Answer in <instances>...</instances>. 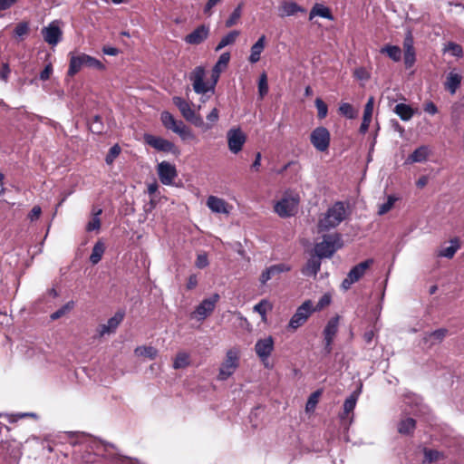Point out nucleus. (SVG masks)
I'll list each match as a JSON object with an SVG mask.
<instances>
[{"label": "nucleus", "instance_id": "nucleus-11", "mask_svg": "<svg viewBox=\"0 0 464 464\" xmlns=\"http://www.w3.org/2000/svg\"><path fill=\"white\" fill-rule=\"evenodd\" d=\"M330 131L323 126L315 128L310 134V141L316 150L326 151L330 146Z\"/></svg>", "mask_w": 464, "mask_h": 464}, {"label": "nucleus", "instance_id": "nucleus-8", "mask_svg": "<svg viewBox=\"0 0 464 464\" xmlns=\"http://www.w3.org/2000/svg\"><path fill=\"white\" fill-rule=\"evenodd\" d=\"M372 263L373 260L369 258L352 267L347 276L342 282V288L344 291L349 290L352 285L358 282L364 276L366 270L370 268Z\"/></svg>", "mask_w": 464, "mask_h": 464}, {"label": "nucleus", "instance_id": "nucleus-6", "mask_svg": "<svg viewBox=\"0 0 464 464\" xmlns=\"http://www.w3.org/2000/svg\"><path fill=\"white\" fill-rule=\"evenodd\" d=\"M82 66L95 68L100 71L105 69L104 64L98 59L85 53H81L79 55L71 56L67 75L71 77L74 76L81 71Z\"/></svg>", "mask_w": 464, "mask_h": 464}, {"label": "nucleus", "instance_id": "nucleus-33", "mask_svg": "<svg viewBox=\"0 0 464 464\" xmlns=\"http://www.w3.org/2000/svg\"><path fill=\"white\" fill-rule=\"evenodd\" d=\"M239 34L240 33L237 30L230 31L227 34H226L225 36H223L221 38V40L216 46L215 51L218 52L221 49H223L224 47H226L229 44H233L236 42L237 38L238 37Z\"/></svg>", "mask_w": 464, "mask_h": 464}, {"label": "nucleus", "instance_id": "nucleus-9", "mask_svg": "<svg viewBox=\"0 0 464 464\" xmlns=\"http://www.w3.org/2000/svg\"><path fill=\"white\" fill-rule=\"evenodd\" d=\"M313 313V302L311 300H305L300 306L297 307L295 313L291 317L288 327L293 330H296L305 324Z\"/></svg>", "mask_w": 464, "mask_h": 464}, {"label": "nucleus", "instance_id": "nucleus-49", "mask_svg": "<svg viewBox=\"0 0 464 464\" xmlns=\"http://www.w3.org/2000/svg\"><path fill=\"white\" fill-rule=\"evenodd\" d=\"M121 150L119 144H114L112 147H111L105 157V162L108 165L112 164L115 159L120 155Z\"/></svg>", "mask_w": 464, "mask_h": 464}, {"label": "nucleus", "instance_id": "nucleus-4", "mask_svg": "<svg viewBox=\"0 0 464 464\" xmlns=\"http://www.w3.org/2000/svg\"><path fill=\"white\" fill-rule=\"evenodd\" d=\"M342 246L343 241L339 234H326L323 236L321 242L314 245V250L322 259L330 258Z\"/></svg>", "mask_w": 464, "mask_h": 464}, {"label": "nucleus", "instance_id": "nucleus-57", "mask_svg": "<svg viewBox=\"0 0 464 464\" xmlns=\"http://www.w3.org/2000/svg\"><path fill=\"white\" fill-rule=\"evenodd\" d=\"M353 75L356 79L362 81H367L370 79V73L364 67L356 68L353 72Z\"/></svg>", "mask_w": 464, "mask_h": 464}, {"label": "nucleus", "instance_id": "nucleus-51", "mask_svg": "<svg viewBox=\"0 0 464 464\" xmlns=\"http://www.w3.org/2000/svg\"><path fill=\"white\" fill-rule=\"evenodd\" d=\"M332 297L330 294H324L321 296L316 305H313L314 312H318L323 310L324 307L328 306L331 304Z\"/></svg>", "mask_w": 464, "mask_h": 464}, {"label": "nucleus", "instance_id": "nucleus-14", "mask_svg": "<svg viewBox=\"0 0 464 464\" xmlns=\"http://www.w3.org/2000/svg\"><path fill=\"white\" fill-rule=\"evenodd\" d=\"M158 175L163 185L169 186L173 184L174 179L178 176V172L175 165L168 161H162L158 164Z\"/></svg>", "mask_w": 464, "mask_h": 464}, {"label": "nucleus", "instance_id": "nucleus-21", "mask_svg": "<svg viewBox=\"0 0 464 464\" xmlns=\"http://www.w3.org/2000/svg\"><path fill=\"white\" fill-rule=\"evenodd\" d=\"M321 259L315 253L314 256H311L301 268L302 275L308 277H315L321 269Z\"/></svg>", "mask_w": 464, "mask_h": 464}, {"label": "nucleus", "instance_id": "nucleus-19", "mask_svg": "<svg viewBox=\"0 0 464 464\" xmlns=\"http://www.w3.org/2000/svg\"><path fill=\"white\" fill-rule=\"evenodd\" d=\"M209 34V26L201 24L185 36V42L188 44L198 45L202 44Z\"/></svg>", "mask_w": 464, "mask_h": 464}, {"label": "nucleus", "instance_id": "nucleus-27", "mask_svg": "<svg viewBox=\"0 0 464 464\" xmlns=\"http://www.w3.org/2000/svg\"><path fill=\"white\" fill-rule=\"evenodd\" d=\"M279 11H280L279 15L281 17H284V16L294 15L295 14H296L298 12L304 13L305 10L295 2L284 1V2H282L281 5H280Z\"/></svg>", "mask_w": 464, "mask_h": 464}, {"label": "nucleus", "instance_id": "nucleus-31", "mask_svg": "<svg viewBox=\"0 0 464 464\" xmlns=\"http://www.w3.org/2000/svg\"><path fill=\"white\" fill-rule=\"evenodd\" d=\"M416 427V421L413 418H406L398 423V431L402 435H411Z\"/></svg>", "mask_w": 464, "mask_h": 464}, {"label": "nucleus", "instance_id": "nucleus-7", "mask_svg": "<svg viewBox=\"0 0 464 464\" xmlns=\"http://www.w3.org/2000/svg\"><path fill=\"white\" fill-rule=\"evenodd\" d=\"M239 365V354L236 349H230L226 353V359L222 362L218 379L219 381L227 380L237 369Z\"/></svg>", "mask_w": 464, "mask_h": 464}, {"label": "nucleus", "instance_id": "nucleus-44", "mask_svg": "<svg viewBox=\"0 0 464 464\" xmlns=\"http://www.w3.org/2000/svg\"><path fill=\"white\" fill-rule=\"evenodd\" d=\"M268 83L267 76L266 72H263L258 81V95L260 99H263L268 93Z\"/></svg>", "mask_w": 464, "mask_h": 464}, {"label": "nucleus", "instance_id": "nucleus-54", "mask_svg": "<svg viewBox=\"0 0 464 464\" xmlns=\"http://www.w3.org/2000/svg\"><path fill=\"white\" fill-rule=\"evenodd\" d=\"M357 401V397L354 394H351L348 398L345 399L343 402V411L345 413H350L355 408Z\"/></svg>", "mask_w": 464, "mask_h": 464}, {"label": "nucleus", "instance_id": "nucleus-46", "mask_svg": "<svg viewBox=\"0 0 464 464\" xmlns=\"http://www.w3.org/2000/svg\"><path fill=\"white\" fill-rule=\"evenodd\" d=\"M135 352L140 354V355H143V356H146L150 359H154L156 358L157 354H158V350L152 346H141V347H138Z\"/></svg>", "mask_w": 464, "mask_h": 464}, {"label": "nucleus", "instance_id": "nucleus-30", "mask_svg": "<svg viewBox=\"0 0 464 464\" xmlns=\"http://www.w3.org/2000/svg\"><path fill=\"white\" fill-rule=\"evenodd\" d=\"M380 53L387 54L393 62L401 60V50L398 45L386 44L381 48Z\"/></svg>", "mask_w": 464, "mask_h": 464}, {"label": "nucleus", "instance_id": "nucleus-16", "mask_svg": "<svg viewBox=\"0 0 464 464\" xmlns=\"http://www.w3.org/2000/svg\"><path fill=\"white\" fill-rule=\"evenodd\" d=\"M227 137L229 150L234 154L238 153L246 142V135L240 129H230Z\"/></svg>", "mask_w": 464, "mask_h": 464}, {"label": "nucleus", "instance_id": "nucleus-36", "mask_svg": "<svg viewBox=\"0 0 464 464\" xmlns=\"http://www.w3.org/2000/svg\"><path fill=\"white\" fill-rule=\"evenodd\" d=\"M105 251L104 244L101 241H98L95 243V245L92 247V254L90 256V261L92 265L98 264Z\"/></svg>", "mask_w": 464, "mask_h": 464}, {"label": "nucleus", "instance_id": "nucleus-40", "mask_svg": "<svg viewBox=\"0 0 464 464\" xmlns=\"http://www.w3.org/2000/svg\"><path fill=\"white\" fill-rule=\"evenodd\" d=\"M189 365V356L187 353L181 352L179 353L175 360L173 362V368L178 369H183Z\"/></svg>", "mask_w": 464, "mask_h": 464}, {"label": "nucleus", "instance_id": "nucleus-45", "mask_svg": "<svg viewBox=\"0 0 464 464\" xmlns=\"http://www.w3.org/2000/svg\"><path fill=\"white\" fill-rule=\"evenodd\" d=\"M444 52H449L454 57H461L463 55V50L461 45L459 44L449 42L444 48Z\"/></svg>", "mask_w": 464, "mask_h": 464}, {"label": "nucleus", "instance_id": "nucleus-23", "mask_svg": "<svg viewBox=\"0 0 464 464\" xmlns=\"http://www.w3.org/2000/svg\"><path fill=\"white\" fill-rule=\"evenodd\" d=\"M373 105H374V99L373 97H370L367 101L364 111H363V116H362V121L360 126V132L362 134H364L368 131L372 117V111H373Z\"/></svg>", "mask_w": 464, "mask_h": 464}, {"label": "nucleus", "instance_id": "nucleus-34", "mask_svg": "<svg viewBox=\"0 0 464 464\" xmlns=\"http://www.w3.org/2000/svg\"><path fill=\"white\" fill-rule=\"evenodd\" d=\"M460 244L459 238L455 237L450 240V246L442 248L439 252V256L447 258H452L455 253L459 249Z\"/></svg>", "mask_w": 464, "mask_h": 464}, {"label": "nucleus", "instance_id": "nucleus-1", "mask_svg": "<svg viewBox=\"0 0 464 464\" xmlns=\"http://www.w3.org/2000/svg\"><path fill=\"white\" fill-rule=\"evenodd\" d=\"M69 435L76 437V440L71 442L73 446L81 445L83 449L79 458H75L77 464H135L136 462L127 457L111 453L109 447L112 448L111 445L92 439L84 433L69 432Z\"/></svg>", "mask_w": 464, "mask_h": 464}, {"label": "nucleus", "instance_id": "nucleus-62", "mask_svg": "<svg viewBox=\"0 0 464 464\" xmlns=\"http://www.w3.org/2000/svg\"><path fill=\"white\" fill-rule=\"evenodd\" d=\"M42 213V209L39 206H34L30 213L28 214V218L33 222L39 218L40 215Z\"/></svg>", "mask_w": 464, "mask_h": 464}, {"label": "nucleus", "instance_id": "nucleus-10", "mask_svg": "<svg viewBox=\"0 0 464 464\" xmlns=\"http://www.w3.org/2000/svg\"><path fill=\"white\" fill-rule=\"evenodd\" d=\"M339 321H340L339 315L333 316L332 318H330L328 320V322L326 323V325L324 328V331H323L324 343V350L326 354H330L332 353L334 340V337L337 334L338 329H339Z\"/></svg>", "mask_w": 464, "mask_h": 464}, {"label": "nucleus", "instance_id": "nucleus-43", "mask_svg": "<svg viewBox=\"0 0 464 464\" xmlns=\"http://www.w3.org/2000/svg\"><path fill=\"white\" fill-rule=\"evenodd\" d=\"M242 4H239L231 13L228 19L226 21V27L229 28L235 25L242 14Z\"/></svg>", "mask_w": 464, "mask_h": 464}, {"label": "nucleus", "instance_id": "nucleus-12", "mask_svg": "<svg viewBox=\"0 0 464 464\" xmlns=\"http://www.w3.org/2000/svg\"><path fill=\"white\" fill-rule=\"evenodd\" d=\"M220 296L218 294L212 295L209 298H206L200 302L196 307L191 316L198 321L205 320L214 311Z\"/></svg>", "mask_w": 464, "mask_h": 464}, {"label": "nucleus", "instance_id": "nucleus-52", "mask_svg": "<svg viewBox=\"0 0 464 464\" xmlns=\"http://www.w3.org/2000/svg\"><path fill=\"white\" fill-rule=\"evenodd\" d=\"M396 200H397V198L395 197L389 196L387 198V201L382 203L379 207L378 214L382 216V215H384L387 212H389L392 209V208L393 207Z\"/></svg>", "mask_w": 464, "mask_h": 464}, {"label": "nucleus", "instance_id": "nucleus-48", "mask_svg": "<svg viewBox=\"0 0 464 464\" xmlns=\"http://www.w3.org/2000/svg\"><path fill=\"white\" fill-rule=\"evenodd\" d=\"M314 104L317 109V117L320 120L324 119L328 113V107L326 103L321 98H316Z\"/></svg>", "mask_w": 464, "mask_h": 464}, {"label": "nucleus", "instance_id": "nucleus-5", "mask_svg": "<svg viewBox=\"0 0 464 464\" xmlns=\"http://www.w3.org/2000/svg\"><path fill=\"white\" fill-rule=\"evenodd\" d=\"M172 102L173 104L179 110L181 115L185 118L186 121H189L196 127L204 129L205 130L211 129V125H209V123H205L202 117L199 114H197L191 108L190 104L182 97L174 96L172 98Z\"/></svg>", "mask_w": 464, "mask_h": 464}, {"label": "nucleus", "instance_id": "nucleus-41", "mask_svg": "<svg viewBox=\"0 0 464 464\" xmlns=\"http://www.w3.org/2000/svg\"><path fill=\"white\" fill-rule=\"evenodd\" d=\"M102 208H98L96 211L93 212V217L92 220H90L86 225V230L88 232H92L94 230H99L101 227V219L99 216L102 214Z\"/></svg>", "mask_w": 464, "mask_h": 464}, {"label": "nucleus", "instance_id": "nucleus-18", "mask_svg": "<svg viewBox=\"0 0 464 464\" xmlns=\"http://www.w3.org/2000/svg\"><path fill=\"white\" fill-rule=\"evenodd\" d=\"M297 201L294 198H282L275 205V211L281 218H287L295 215Z\"/></svg>", "mask_w": 464, "mask_h": 464}, {"label": "nucleus", "instance_id": "nucleus-47", "mask_svg": "<svg viewBox=\"0 0 464 464\" xmlns=\"http://www.w3.org/2000/svg\"><path fill=\"white\" fill-rule=\"evenodd\" d=\"M160 120H161L163 126L168 130H171V128L177 122L174 116L167 111L161 112Z\"/></svg>", "mask_w": 464, "mask_h": 464}, {"label": "nucleus", "instance_id": "nucleus-32", "mask_svg": "<svg viewBox=\"0 0 464 464\" xmlns=\"http://www.w3.org/2000/svg\"><path fill=\"white\" fill-rule=\"evenodd\" d=\"M394 112L404 121L411 120L413 116L412 108L405 103H398L394 108Z\"/></svg>", "mask_w": 464, "mask_h": 464}, {"label": "nucleus", "instance_id": "nucleus-56", "mask_svg": "<svg viewBox=\"0 0 464 464\" xmlns=\"http://www.w3.org/2000/svg\"><path fill=\"white\" fill-rule=\"evenodd\" d=\"M319 395H320L319 391H316L310 395V397L308 398V401L306 402V411H311L315 408V405L318 402Z\"/></svg>", "mask_w": 464, "mask_h": 464}, {"label": "nucleus", "instance_id": "nucleus-13", "mask_svg": "<svg viewBox=\"0 0 464 464\" xmlns=\"http://www.w3.org/2000/svg\"><path fill=\"white\" fill-rule=\"evenodd\" d=\"M275 342L272 336H267L263 339H259L256 341L255 344V352L260 361L264 363L266 367H269L267 361L270 357L272 352L274 351Z\"/></svg>", "mask_w": 464, "mask_h": 464}, {"label": "nucleus", "instance_id": "nucleus-61", "mask_svg": "<svg viewBox=\"0 0 464 464\" xmlns=\"http://www.w3.org/2000/svg\"><path fill=\"white\" fill-rule=\"evenodd\" d=\"M53 73V66L51 63L45 65L43 71L39 73V79L42 81H47Z\"/></svg>", "mask_w": 464, "mask_h": 464}, {"label": "nucleus", "instance_id": "nucleus-39", "mask_svg": "<svg viewBox=\"0 0 464 464\" xmlns=\"http://www.w3.org/2000/svg\"><path fill=\"white\" fill-rule=\"evenodd\" d=\"M338 111L340 114L343 115L347 119L353 120L357 117V111L348 102H342Z\"/></svg>", "mask_w": 464, "mask_h": 464}, {"label": "nucleus", "instance_id": "nucleus-38", "mask_svg": "<svg viewBox=\"0 0 464 464\" xmlns=\"http://www.w3.org/2000/svg\"><path fill=\"white\" fill-rule=\"evenodd\" d=\"M89 129L93 134H102L104 131V124L101 116L95 115L89 121Z\"/></svg>", "mask_w": 464, "mask_h": 464}, {"label": "nucleus", "instance_id": "nucleus-3", "mask_svg": "<svg viewBox=\"0 0 464 464\" xmlns=\"http://www.w3.org/2000/svg\"><path fill=\"white\" fill-rule=\"evenodd\" d=\"M346 210L343 202H335L329 208L323 218L319 220L318 227L320 231H327L336 227L344 220Z\"/></svg>", "mask_w": 464, "mask_h": 464}, {"label": "nucleus", "instance_id": "nucleus-35", "mask_svg": "<svg viewBox=\"0 0 464 464\" xmlns=\"http://www.w3.org/2000/svg\"><path fill=\"white\" fill-rule=\"evenodd\" d=\"M448 330L440 328L426 334L425 341L429 342L431 345L440 343L446 336Z\"/></svg>", "mask_w": 464, "mask_h": 464}, {"label": "nucleus", "instance_id": "nucleus-20", "mask_svg": "<svg viewBox=\"0 0 464 464\" xmlns=\"http://www.w3.org/2000/svg\"><path fill=\"white\" fill-rule=\"evenodd\" d=\"M124 315L125 313L123 311H118L107 321L106 324H101L98 328L100 336L114 333L120 324L122 322Z\"/></svg>", "mask_w": 464, "mask_h": 464}, {"label": "nucleus", "instance_id": "nucleus-63", "mask_svg": "<svg viewBox=\"0 0 464 464\" xmlns=\"http://www.w3.org/2000/svg\"><path fill=\"white\" fill-rule=\"evenodd\" d=\"M219 119V113L218 110L217 108H214L208 115L207 120L209 121L212 126L213 123L217 122Z\"/></svg>", "mask_w": 464, "mask_h": 464}, {"label": "nucleus", "instance_id": "nucleus-25", "mask_svg": "<svg viewBox=\"0 0 464 464\" xmlns=\"http://www.w3.org/2000/svg\"><path fill=\"white\" fill-rule=\"evenodd\" d=\"M461 80L462 76L459 73L451 71L447 75L444 87L451 95H453L459 87Z\"/></svg>", "mask_w": 464, "mask_h": 464}, {"label": "nucleus", "instance_id": "nucleus-29", "mask_svg": "<svg viewBox=\"0 0 464 464\" xmlns=\"http://www.w3.org/2000/svg\"><path fill=\"white\" fill-rule=\"evenodd\" d=\"M314 16H320L328 20H334L330 9L321 4H315L310 11L309 19L312 20Z\"/></svg>", "mask_w": 464, "mask_h": 464}, {"label": "nucleus", "instance_id": "nucleus-17", "mask_svg": "<svg viewBox=\"0 0 464 464\" xmlns=\"http://www.w3.org/2000/svg\"><path fill=\"white\" fill-rule=\"evenodd\" d=\"M144 140L148 145L159 151L171 152L175 150V145L173 142L160 137L146 134L144 136Z\"/></svg>", "mask_w": 464, "mask_h": 464}, {"label": "nucleus", "instance_id": "nucleus-2", "mask_svg": "<svg viewBox=\"0 0 464 464\" xmlns=\"http://www.w3.org/2000/svg\"><path fill=\"white\" fill-rule=\"evenodd\" d=\"M230 60V53H223L212 69L211 82L209 84L204 82L205 69L202 66H197L189 74V80L192 82L193 90L197 94H205L208 92L214 93L215 87L219 79L222 70L227 68Z\"/></svg>", "mask_w": 464, "mask_h": 464}, {"label": "nucleus", "instance_id": "nucleus-64", "mask_svg": "<svg viewBox=\"0 0 464 464\" xmlns=\"http://www.w3.org/2000/svg\"><path fill=\"white\" fill-rule=\"evenodd\" d=\"M424 111L429 114L434 115L438 112V108L434 102H429L424 105Z\"/></svg>", "mask_w": 464, "mask_h": 464}, {"label": "nucleus", "instance_id": "nucleus-24", "mask_svg": "<svg viewBox=\"0 0 464 464\" xmlns=\"http://www.w3.org/2000/svg\"><path fill=\"white\" fill-rule=\"evenodd\" d=\"M430 154V150L428 146L422 145L414 150V151L408 156L406 159V163L411 164L416 162H424L427 160L429 155Z\"/></svg>", "mask_w": 464, "mask_h": 464}, {"label": "nucleus", "instance_id": "nucleus-37", "mask_svg": "<svg viewBox=\"0 0 464 464\" xmlns=\"http://www.w3.org/2000/svg\"><path fill=\"white\" fill-rule=\"evenodd\" d=\"M444 459L443 452L437 450L424 449V462L431 463Z\"/></svg>", "mask_w": 464, "mask_h": 464}, {"label": "nucleus", "instance_id": "nucleus-60", "mask_svg": "<svg viewBox=\"0 0 464 464\" xmlns=\"http://www.w3.org/2000/svg\"><path fill=\"white\" fill-rule=\"evenodd\" d=\"M178 135L182 140H191L194 138V134L192 133L191 130L185 124L182 129L178 130Z\"/></svg>", "mask_w": 464, "mask_h": 464}, {"label": "nucleus", "instance_id": "nucleus-28", "mask_svg": "<svg viewBox=\"0 0 464 464\" xmlns=\"http://www.w3.org/2000/svg\"><path fill=\"white\" fill-rule=\"evenodd\" d=\"M207 206L215 213H227L226 202L224 199L215 196H209L207 199Z\"/></svg>", "mask_w": 464, "mask_h": 464}, {"label": "nucleus", "instance_id": "nucleus-15", "mask_svg": "<svg viewBox=\"0 0 464 464\" xmlns=\"http://www.w3.org/2000/svg\"><path fill=\"white\" fill-rule=\"evenodd\" d=\"M41 33L44 40L50 45L54 46L62 40L63 32L59 27L58 21L51 22L42 29Z\"/></svg>", "mask_w": 464, "mask_h": 464}, {"label": "nucleus", "instance_id": "nucleus-58", "mask_svg": "<svg viewBox=\"0 0 464 464\" xmlns=\"http://www.w3.org/2000/svg\"><path fill=\"white\" fill-rule=\"evenodd\" d=\"M10 72L11 69L8 63H3L0 69V80L5 82H7L9 80Z\"/></svg>", "mask_w": 464, "mask_h": 464}, {"label": "nucleus", "instance_id": "nucleus-59", "mask_svg": "<svg viewBox=\"0 0 464 464\" xmlns=\"http://www.w3.org/2000/svg\"><path fill=\"white\" fill-rule=\"evenodd\" d=\"M195 266L200 269L207 267L208 266V259L207 254L204 253L198 255Z\"/></svg>", "mask_w": 464, "mask_h": 464}, {"label": "nucleus", "instance_id": "nucleus-53", "mask_svg": "<svg viewBox=\"0 0 464 464\" xmlns=\"http://www.w3.org/2000/svg\"><path fill=\"white\" fill-rule=\"evenodd\" d=\"M403 59L406 69L411 68L416 62L415 50L404 51Z\"/></svg>", "mask_w": 464, "mask_h": 464}, {"label": "nucleus", "instance_id": "nucleus-42", "mask_svg": "<svg viewBox=\"0 0 464 464\" xmlns=\"http://www.w3.org/2000/svg\"><path fill=\"white\" fill-rule=\"evenodd\" d=\"M74 307V302L69 301L66 304H64L61 308L51 314L50 318L53 321H55L62 316H63L65 314L70 312Z\"/></svg>", "mask_w": 464, "mask_h": 464}, {"label": "nucleus", "instance_id": "nucleus-26", "mask_svg": "<svg viewBox=\"0 0 464 464\" xmlns=\"http://www.w3.org/2000/svg\"><path fill=\"white\" fill-rule=\"evenodd\" d=\"M266 35H261L252 45L248 61L250 63H256L260 60V55L265 49Z\"/></svg>", "mask_w": 464, "mask_h": 464}, {"label": "nucleus", "instance_id": "nucleus-50", "mask_svg": "<svg viewBox=\"0 0 464 464\" xmlns=\"http://www.w3.org/2000/svg\"><path fill=\"white\" fill-rule=\"evenodd\" d=\"M29 32V24L27 22H20L14 29V35L18 38H23Z\"/></svg>", "mask_w": 464, "mask_h": 464}, {"label": "nucleus", "instance_id": "nucleus-55", "mask_svg": "<svg viewBox=\"0 0 464 464\" xmlns=\"http://www.w3.org/2000/svg\"><path fill=\"white\" fill-rule=\"evenodd\" d=\"M403 49L404 51L415 50L414 48V39L411 31L408 30L405 34V37L403 40Z\"/></svg>", "mask_w": 464, "mask_h": 464}, {"label": "nucleus", "instance_id": "nucleus-22", "mask_svg": "<svg viewBox=\"0 0 464 464\" xmlns=\"http://www.w3.org/2000/svg\"><path fill=\"white\" fill-rule=\"evenodd\" d=\"M292 269L291 266L285 263H279L273 266H270L266 270H264L260 276V281L262 284H266L268 280H270L276 275H279L281 273L288 272Z\"/></svg>", "mask_w": 464, "mask_h": 464}]
</instances>
